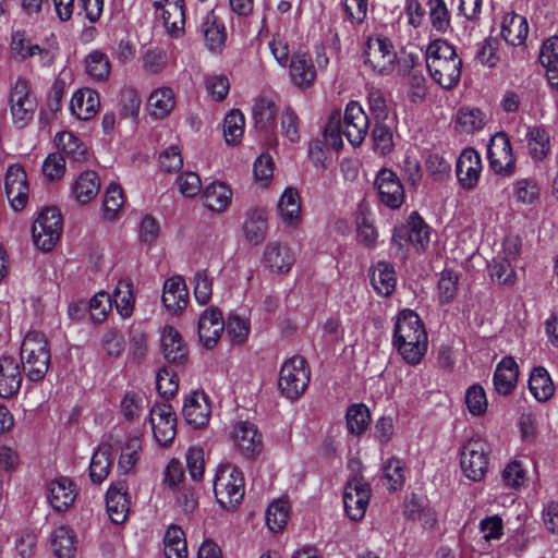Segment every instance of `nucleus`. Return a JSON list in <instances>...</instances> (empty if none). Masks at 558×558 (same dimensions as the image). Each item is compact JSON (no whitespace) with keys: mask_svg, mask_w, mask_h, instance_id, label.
I'll use <instances>...</instances> for the list:
<instances>
[{"mask_svg":"<svg viewBox=\"0 0 558 558\" xmlns=\"http://www.w3.org/2000/svg\"><path fill=\"white\" fill-rule=\"evenodd\" d=\"M392 344L410 365H417L428 348V336L424 323L412 310H402L395 323Z\"/></svg>","mask_w":558,"mask_h":558,"instance_id":"nucleus-1","label":"nucleus"},{"mask_svg":"<svg viewBox=\"0 0 558 558\" xmlns=\"http://www.w3.org/2000/svg\"><path fill=\"white\" fill-rule=\"evenodd\" d=\"M425 62L430 77L442 88L450 89L459 83L462 59L447 40H432L425 50Z\"/></svg>","mask_w":558,"mask_h":558,"instance_id":"nucleus-2","label":"nucleus"},{"mask_svg":"<svg viewBox=\"0 0 558 558\" xmlns=\"http://www.w3.org/2000/svg\"><path fill=\"white\" fill-rule=\"evenodd\" d=\"M21 361L31 381L43 379L50 363L48 341L43 332L29 331L21 345Z\"/></svg>","mask_w":558,"mask_h":558,"instance_id":"nucleus-3","label":"nucleus"},{"mask_svg":"<svg viewBox=\"0 0 558 558\" xmlns=\"http://www.w3.org/2000/svg\"><path fill=\"white\" fill-rule=\"evenodd\" d=\"M214 493L223 509L235 508L244 496L242 471L231 463L220 464L214 478Z\"/></svg>","mask_w":558,"mask_h":558,"instance_id":"nucleus-4","label":"nucleus"},{"mask_svg":"<svg viewBox=\"0 0 558 558\" xmlns=\"http://www.w3.org/2000/svg\"><path fill=\"white\" fill-rule=\"evenodd\" d=\"M311 371L304 357L292 356L281 366L278 387L287 399L295 400L302 396L310 383Z\"/></svg>","mask_w":558,"mask_h":558,"instance_id":"nucleus-5","label":"nucleus"},{"mask_svg":"<svg viewBox=\"0 0 558 558\" xmlns=\"http://www.w3.org/2000/svg\"><path fill=\"white\" fill-rule=\"evenodd\" d=\"M490 446L483 438H471L460 450V466L465 477L482 481L488 469Z\"/></svg>","mask_w":558,"mask_h":558,"instance_id":"nucleus-6","label":"nucleus"},{"mask_svg":"<svg viewBox=\"0 0 558 558\" xmlns=\"http://www.w3.org/2000/svg\"><path fill=\"white\" fill-rule=\"evenodd\" d=\"M61 232L62 218L60 211L52 207L45 208L33 223L34 244L43 251H50L60 239Z\"/></svg>","mask_w":558,"mask_h":558,"instance_id":"nucleus-7","label":"nucleus"},{"mask_svg":"<svg viewBox=\"0 0 558 558\" xmlns=\"http://www.w3.org/2000/svg\"><path fill=\"white\" fill-rule=\"evenodd\" d=\"M397 63V52L390 39L384 36L371 37L364 51V64L380 75L390 74Z\"/></svg>","mask_w":558,"mask_h":558,"instance_id":"nucleus-8","label":"nucleus"},{"mask_svg":"<svg viewBox=\"0 0 558 558\" xmlns=\"http://www.w3.org/2000/svg\"><path fill=\"white\" fill-rule=\"evenodd\" d=\"M36 107L29 83L19 78L10 93V111L14 125L19 129L25 128L33 120Z\"/></svg>","mask_w":558,"mask_h":558,"instance_id":"nucleus-9","label":"nucleus"},{"mask_svg":"<svg viewBox=\"0 0 558 558\" xmlns=\"http://www.w3.org/2000/svg\"><path fill=\"white\" fill-rule=\"evenodd\" d=\"M371 498V486L362 476L348 481L343 492V505L348 517L353 521L361 520L366 512Z\"/></svg>","mask_w":558,"mask_h":558,"instance_id":"nucleus-10","label":"nucleus"},{"mask_svg":"<svg viewBox=\"0 0 558 558\" xmlns=\"http://www.w3.org/2000/svg\"><path fill=\"white\" fill-rule=\"evenodd\" d=\"M487 158L494 172L501 175H511L515 170V159L508 135L505 132L496 133L488 145Z\"/></svg>","mask_w":558,"mask_h":558,"instance_id":"nucleus-11","label":"nucleus"},{"mask_svg":"<svg viewBox=\"0 0 558 558\" xmlns=\"http://www.w3.org/2000/svg\"><path fill=\"white\" fill-rule=\"evenodd\" d=\"M368 117L362 106L356 101H350L345 107L340 125L344 137L353 147L363 143L368 131Z\"/></svg>","mask_w":558,"mask_h":558,"instance_id":"nucleus-12","label":"nucleus"},{"mask_svg":"<svg viewBox=\"0 0 558 558\" xmlns=\"http://www.w3.org/2000/svg\"><path fill=\"white\" fill-rule=\"evenodd\" d=\"M4 190L11 207L22 210L28 202L29 186L27 174L21 165H11L4 177Z\"/></svg>","mask_w":558,"mask_h":558,"instance_id":"nucleus-13","label":"nucleus"},{"mask_svg":"<svg viewBox=\"0 0 558 558\" xmlns=\"http://www.w3.org/2000/svg\"><path fill=\"white\" fill-rule=\"evenodd\" d=\"M150 424L155 439L161 445H169L177 434V416L168 403H158L150 410Z\"/></svg>","mask_w":558,"mask_h":558,"instance_id":"nucleus-14","label":"nucleus"},{"mask_svg":"<svg viewBox=\"0 0 558 558\" xmlns=\"http://www.w3.org/2000/svg\"><path fill=\"white\" fill-rule=\"evenodd\" d=\"M375 185L381 203L391 209H398L404 202V190L398 175L381 169L375 180Z\"/></svg>","mask_w":558,"mask_h":558,"instance_id":"nucleus-15","label":"nucleus"},{"mask_svg":"<svg viewBox=\"0 0 558 558\" xmlns=\"http://www.w3.org/2000/svg\"><path fill=\"white\" fill-rule=\"evenodd\" d=\"M392 241L402 245V242H411L417 248H424L429 242V228L423 218L413 211L409 216L407 226L397 227L393 230Z\"/></svg>","mask_w":558,"mask_h":558,"instance_id":"nucleus-16","label":"nucleus"},{"mask_svg":"<svg viewBox=\"0 0 558 558\" xmlns=\"http://www.w3.org/2000/svg\"><path fill=\"white\" fill-rule=\"evenodd\" d=\"M154 8L156 11H160V17L162 19L163 26L171 37L179 38L184 34V0L155 1Z\"/></svg>","mask_w":558,"mask_h":558,"instance_id":"nucleus-17","label":"nucleus"},{"mask_svg":"<svg viewBox=\"0 0 558 558\" xmlns=\"http://www.w3.org/2000/svg\"><path fill=\"white\" fill-rule=\"evenodd\" d=\"M294 263L295 254L288 244L270 241L264 247L263 264L271 272L287 274Z\"/></svg>","mask_w":558,"mask_h":558,"instance_id":"nucleus-18","label":"nucleus"},{"mask_svg":"<svg viewBox=\"0 0 558 558\" xmlns=\"http://www.w3.org/2000/svg\"><path fill=\"white\" fill-rule=\"evenodd\" d=\"M231 439L234 448L245 457H253L262 451V435L250 422H236L233 425Z\"/></svg>","mask_w":558,"mask_h":558,"instance_id":"nucleus-19","label":"nucleus"},{"mask_svg":"<svg viewBox=\"0 0 558 558\" xmlns=\"http://www.w3.org/2000/svg\"><path fill=\"white\" fill-rule=\"evenodd\" d=\"M106 508L111 522L123 523L130 511L128 485L124 480L113 482L106 494Z\"/></svg>","mask_w":558,"mask_h":558,"instance_id":"nucleus-20","label":"nucleus"},{"mask_svg":"<svg viewBox=\"0 0 558 558\" xmlns=\"http://www.w3.org/2000/svg\"><path fill=\"white\" fill-rule=\"evenodd\" d=\"M242 232L245 240L252 245H259L268 233V213L265 207H250L242 225Z\"/></svg>","mask_w":558,"mask_h":558,"instance_id":"nucleus-21","label":"nucleus"},{"mask_svg":"<svg viewBox=\"0 0 558 558\" xmlns=\"http://www.w3.org/2000/svg\"><path fill=\"white\" fill-rule=\"evenodd\" d=\"M481 171L482 160L478 153L473 148L463 149L456 165L460 185L464 190H473L480 180Z\"/></svg>","mask_w":558,"mask_h":558,"instance_id":"nucleus-22","label":"nucleus"},{"mask_svg":"<svg viewBox=\"0 0 558 558\" xmlns=\"http://www.w3.org/2000/svg\"><path fill=\"white\" fill-rule=\"evenodd\" d=\"M225 329L222 313L219 308H206L198 319V337L206 348L214 347Z\"/></svg>","mask_w":558,"mask_h":558,"instance_id":"nucleus-23","label":"nucleus"},{"mask_svg":"<svg viewBox=\"0 0 558 558\" xmlns=\"http://www.w3.org/2000/svg\"><path fill=\"white\" fill-rule=\"evenodd\" d=\"M277 216L286 228L296 229L302 225L301 199L295 189L287 187L282 192L277 203Z\"/></svg>","mask_w":558,"mask_h":558,"instance_id":"nucleus-24","label":"nucleus"},{"mask_svg":"<svg viewBox=\"0 0 558 558\" xmlns=\"http://www.w3.org/2000/svg\"><path fill=\"white\" fill-rule=\"evenodd\" d=\"M288 65L291 82L295 87L307 89L313 86L316 78V71L307 53H293Z\"/></svg>","mask_w":558,"mask_h":558,"instance_id":"nucleus-25","label":"nucleus"},{"mask_svg":"<svg viewBox=\"0 0 558 558\" xmlns=\"http://www.w3.org/2000/svg\"><path fill=\"white\" fill-rule=\"evenodd\" d=\"M186 423L195 428L205 426L210 417V405L204 392L195 391L186 397L183 404Z\"/></svg>","mask_w":558,"mask_h":558,"instance_id":"nucleus-26","label":"nucleus"},{"mask_svg":"<svg viewBox=\"0 0 558 558\" xmlns=\"http://www.w3.org/2000/svg\"><path fill=\"white\" fill-rule=\"evenodd\" d=\"M22 374L20 363L12 356L0 357V397L10 398L21 388Z\"/></svg>","mask_w":558,"mask_h":558,"instance_id":"nucleus-27","label":"nucleus"},{"mask_svg":"<svg viewBox=\"0 0 558 558\" xmlns=\"http://www.w3.org/2000/svg\"><path fill=\"white\" fill-rule=\"evenodd\" d=\"M519 367L512 356H505L497 364L493 383L495 390L502 396L510 395L517 386Z\"/></svg>","mask_w":558,"mask_h":558,"instance_id":"nucleus-28","label":"nucleus"},{"mask_svg":"<svg viewBox=\"0 0 558 558\" xmlns=\"http://www.w3.org/2000/svg\"><path fill=\"white\" fill-rule=\"evenodd\" d=\"M100 106L98 93L92 88L76 90L70 101L71 113L80 120L93 118Z\"/></svg>","mask_w":558,"mask_h":558,"instance_id":"nucleus-29","label":"nucleus"},{"mask_svg":"<svg viewBox=\"0 0 558 558\" xmlns=\"http://www.w3.org/2000/svg\"><path fill=\"white\" fill-rule=\"evenodd\" d=\"M530 157L534 162L543 161L551 153L550 135L544 126H530L525 134Z\"/></svg>","mask_w":558,"mask_h":558,"instance_id":"nucleus-30","label":"nucleus"},{"mask_svg":"<svg viewBox=\"0 0 558 558\" xmlns=\"http://www.w3.org/2000/svg\"><path fill=\"white\" fill-rule=\"evenodd\" d=\"M75 497L74 485L68 477H58L48 485V500L57 511L68 509L74 502Z\"/></svg>","mask_w":558,"mask_h":558,"instance_id":"nucleus-31","label":"nucleus"},{"mask_svg":"<svg viewBox=\"0 0 558 558\" xmlns=\"http://www.w3.org/2000/svg\"><path fill=\"white\" fill-rule=\"evenodd\" d=\"M189 300L187 289L184 279L173 276L166 280L162 292V303L168 311L179 312L183 310Z\"/></svg>","mask_w":558,"mask_h":558,"instance_id":"nucleus-32","label":"nucleus"},{"mask_svg":"<svg viewBox=\"0 0 558 558\" xmlns=\"http://www.w3.org/2000/svg\"><path fill=\"white\" fill-rule=\"evenodd\" d=\"M100 190V179L93 170L82 172L71 185V195L80 204L94 199Z\"/></svg>","mask_w":558,"mask_h":558,"instance_id":"nucleus-33","label":"nucleus"},{"mask_svg":"<svg viewBox=\"0 0 558 558\" xmlns=\"http://www.w3.org/2000/svg\"><path fill=\"white\" fill-rule=\"evenodd\" d=\"M500 34L508 44L512 46L522 45L529 34L526 19L514 12L505 14Z\"/></svg>","mask_w":558,"mask_h":558,"instance_id":"nucleus-34","label":"nucleus"},{"mask_svg":"<svg viewBox=\"0 0 558 558\" xmlns=\"http://www.w3.org/2000/svg\"><path fill=\"white\" fill-rule=\"evenodd\" d=\"M50 544L57 558H74L76 536L69 525L54 527L50 534Z\"/></svg>","mask_w":558,"mask_h":558,"instance_id":"nucleus-35","label":"nucleus"},{"mask_svg":"<svg viewBox=\"0 0 558 558\" xmlns=\"http://www.w3.org/2000/svg\"><path fill=\"white\" fill-rule=\"evenodd\" d=\"M202 199L209 210L222 213L231 204L232 191L226 183L211 182L203 191Z\"/></svg>","mask_w":558,"mask_h":558,"instance_id":"nucleus-36","label":"nucleus"},{"mask_svg":"<svg viewBox=\"0 0 558 558\" xmlns=\"http://www.w3.org/2000/svg\"><path fill=\"white\" fill-rule=\"evenodd\" d=\"M371 283L375 291L384 296L390 295L396 288L395 268L387 262H378L371 268Z\"/></svg>","mask_w":558,"mask_h":558,"instance_id":"nucleus-37","label":"nucleus"},{"mask_svg":"<svg viewBox=\"0 0 558 558\" xmlns=\"http://www.w3.org/2000/svg\"><path fill=\"white\" fill-rule=\"evenodd\" d=\"M277 111L274 98L268 96L257 97L252 106L254 126L260 131L269 130L275 123Z\"/></svg>","mask_w":558,"mask_h":558,"instance_id":"nucleus-38","label":"nucleus"},{"mask_svg":"<svg viewBox=\"0 0 558 558\" xmlns=\"http://www.w3.org/2000/svg\"><path fill=\"white\" fill-rule=\"evenodd\" d=\"M174 105L173 90L169 87H159L149 95L147 110L154 119H163L173 110Z\"/></svg>","mask_w":558,"mask_h":558,"instance_id":"nucleus-39","label":"nucleus"},{"mask_svg":"<svg viewBox=\"0 0 558 558\" xmlns=\"http://www.w3.org/2000/svg\"><path fill=\"white\" fill-rule=\"evenodd\" d=\"M161 350L165 359L170 363H181L186 359V348L173 327H165L161 335Z\"/></svg>","mask_w":558,"mask_h":558,"instance_id":"nucleus-40","label":"nucleus"},{"mask_svg":"<svg viewBox=\"0 0 558 558\" xmlns=\"http://www.w3.org/2000/svg\"><path fill=\"white\" fill-rule=\"evenodd\" d=\"M201 32L203 33L206 46L211 51H216L223 46L226 40L225 25L214 12H208L203 19Z\"/></svg>","mask_w":558,"mask_h":558,"instance_id":"nucleus-41","label":"nucleus"},{"mask_svg":"<svg viewBox=\"0 0 558 558\" xmlns=\"http://www.w3.org/2000/svg\"><path fill=\"white\" fill-rule=\"evenodd\" d=\"M539 61L546 68L548 82L558 88V36L549 37L543 43Z\"/></svg>","mask_w":558,"mask_h":558,"instance_id":"nucleus-42","label":"nucleus"},{"mask_svg":"<svg viewBox=\"0 0 558 558\" xmlns=\"http://www.w3.org/2000/svg\"><path fill=\"white\" fill-rule=\"evenodd\" d=\"M85 72L94 82H105L111 73L108 56L100 50L90 51L84 59Z\"/></svg>","mask_w":558,"mask_h":558,"instance_id":"nucleus-43","label":"nucleus"},{"mask_svg":"<svg viewBox=\"0 0 558 558\" xmlns=\"http://www.w3.org/2000/svg\"><path fill=\"white\" fill-rule=\"evenodd\" d=\"M529 389L537 401H546L554 395V384L546 368H533L529 378Z\"/></svg>","mask_w":558,"mask_h":558,"instance_id":"nucleus-44","label":"nucleus"},{"mask_svg":"<svg viewBox=\"0 0 558 558\" xmlns=\"http://www.w3.org/2000/svg\"><path fill=\"white\" fill-rule=\"evenodd\" d=\"M142 451V438L138 435H130L122 446L118 461V469L121 473L128 474L135 466Z\"/></svg>","mask_w":558,"mask_h":558,"instance_id":"nucleus-45","label":"nucleus"},{"mask_svg":"<svg viewBox=\"0 0 558 558\" xmlns=\"http://www.w3.org/2000/svg\"><path fill=\"white\" fill-rule=\"evenodd\" d=\"M112 465L110 448L99 447L92 457L89 476L94 483H102L109 475Z\"/></svg>","mask_w":558,"mask_h":558,"instance_id":"nucleus-46","label":"nucleus"},{"mask_svg":"<svg viewBox=\"0 0 558 558\" xmlns=\"http://www.w3.org/2000/svg\"><path fill=\"white\" fill-rule=\"evenodd\" d=\"M57 147L74 161H83L86 158V147L71 132H59L54 136Z\"/></svg>","mask_w":558,"mask_h":558,"instance_id":"nucleus-47","label":"nucleus"},{"mask_svg":"<svg viewBox=\"0 0 558 558\" xmlns=\"http://www.w3.org/2000/svg\"><path fill=\"white\" fill-rule=\"evenodd\" d=\"M111 300L114 302L116 308L122 317L126 318L131 316L134 308V295L131 280H120L113 290Z\"/></svg>","mask_w":558,"mask_h":558,"instance_id":"nucleus-48","label":"nucleus"},{"mask_svg":"<svg viewBox=\"0 0 558 558\" xmlns=\"http://www.w3.org/2000/svg\"><path fill=\"white\" fill-rule=\"evenodd\" d=\"M404 463L399 458H390L383 468V484L389 490H398L404 485Z\"/></svg>","mask_w":558,"mask_h":558,"instance_id":"nucleus-49","label":"nucleus"},{"mask_svg":"<svg viewBox=\"0 0 558 558\" xmlns=\"http://www.w3.org/2000/svg\"><path fill=\"white\" fill-rule=\"evenodd\" d=\"M489 274L493 280L512 286L517 280L515 263L497 256L489 264Z\"/></svg>","mask_w":558,"mask_h":558,"instance_id":"nucleus-50","label":"nucleus"},{"mask_svg":"<svg viewBox=\"0 0 558 558\" xmlns=\"http://www.w3.org/2000/svg\"><path fill=\"white\" fill-rule=\"evenodd\" d=\"M345 420L350 433L361 435L371 421L368 408L362 403L350 405L347 410Z\"/></svg>","mask_w":558,"mask_h":558,"instance_id":"nucleus-51","label":"nucleus"},{"mask_svg":"<svg viewBox=\"0 0 558 558\" xmlns=\"http://www.w3.org/2000/svg\"><path fill=\"white\" fill-rule=\"evenodd\" d=\"M245 119L240 110H231L223 121V135L228 144H238L244 133Z\"/></svg>","mask_w":558,"mask_h":558,"instance_id":"nucleus-52","label":"nucleus"},{"mask_svg":"<svg viewBox=\"0 0 558 558\" xmlns=\"http://www.w3.org/2000/svg\"><path fill=\"white\" fill-rule=\"evenodd\" d=\"M290 507L286 500L274 501L266 511V524L272 532L281 531L289 519Z\"/></svg>","mask_w":558,"mask_h":558,"instance_id":"nucleus-53","label":"nucleus"},{"mask_svg":"<svg viewBox=\"0 0 558 558\" xmlns=\"http://www.w3.org/2000/svg\"><path fill=\"white\" fill-rule=\"evenodd\" d=\"M356 238L360 243L366 247H375L377 244L378 232L364 210H360L356 216Z\"/></svg>","mask_w":558,"mask_h":558,"instance_id":"nucleus-54","label":"nucleus"},{"mask_svg":"<svg viewBox=\"0 0 558 558\" xmlns=\"http://www.w3.org/2000/svg\"><path fill=\"white\" fill-rule=\"evenodd\" d=\"M465 404L472 415L478 416L486 412L488 401L484 388L474 384L465 392Z\"/></svg>","mask_w":558,"mask_h":558,"instance_id":"nucleus-55","label":"nucleus"},{"mask_svg":"<svg viewBox=\"0 0 558 558\" xmlns=\"http://www.w3.org/2000/svg\"><path fill=\"white\" fill-rule=\"evenodd\" d=\"M122 205V189L116 183H110L106 189L104 197V217L108 220H113Z\"/></svg>","mask_w":558,"mask_h":558,"instance_id":"nucleus-56","label":"nucleus"},{"mask_svg":"<svg viewBox=\"0 0 558 558\" xmlns=\"http://www.w3.org/2000/svg\"><path fill=\"white\" fill-rule=\"evenodd\" d=\"M228 337L233 343H242L248 336L251 324L245 317L238 314H231L225 324Z\"/></svg>","mask_w":558,"mask_h":558,"instance_id":"nucleus-57","label":"nucleus"},{"mask_svg":"<svg viewBox=\"0 0 558 558\" xmlns=\"http://www.w3.org/2000/svg\"><path fill=\"white\" fill-rule=\"evenodd\" d=\"M280 129L282 135L290 143H298L301 138L300 133V119L293 109L287 107L281 112Z\"/></svg>","mask_w":558,"mask_h":558,"instance_id":"nucleus-58","label":"nucleus"},{"mask_svg":"<svg viewBox=\"0 0 558 558\" xmlns=\"http://www.w3.org/2000/svg\"><path fill=\"white\" fill-rule=\"evenodd\" d=\"M538 194V185L533 179H520L513 184V196L519 203L532 204Z\"/></svg>","mask_w":558,"mask_h":558,"instance_id":"nucleus-59","label":"nucleus"},{"mask_svg":"<svg viewBox=\"0 0 558 558\" xmlns=\"http://www.w3.org/2000/svg\"><path fill=\"white\" fill-rule=\"evenodd\" d=\"M156 387L165 398L174 396L179 388L177 374L169 367L159 369L156 376Z\"/></svg>","mask_w":558,"mask_h":558,"instance_id":"nucleus-60","label":"nucleus"},{"mask_svg":"<svg viewBox=\"0 0 558 558\" xmlns=\"http://www.w3.org/2000/svg\"><path fill=\"white\" fill-rule=\"evenodd\" d=\"M194 296L197 303L204 305L209 302L213 294V279L206 270H197L193 279Z\"/></svg>","mask_w":558,"mask_h":558,"instance_id":"nucleus-61","label":"nucleus"},{"mask_svg":"<svg viewBox=\"0 0 558 558\" xmlns=\"http://www.w3.org/2000/svg\"><path fill=\"white\" fill-rule=\"evenodd\" d=\"M372 137L374 142V149L380 155H387L390 153L393 142L392 132L389 126L383 123H376L373 131Z\"/></svg>","mask_w":558,"mask_h":558,"instance_id":"nucleus-62","label":"nucleus"},{"mask_svg":"<svg viewBox=\"0 0 558 558\" xmlns=\"http://www.w3.org/2000/svg\"><path fill=\"white\" fill-rule=\"evenodd\" d=\"M43 173L49 181L61 179L65 173V159L62 154H49L43 163Z\"/></svg>","mask_w":558,"mask_h":558,"instance_id":"nucleus-63","label":"nucleus"},{"mask_svg":"<svg viewBox=\"0 0 558 558\" xmlns=\"http://www.w3.org/2000/svg\"><path fill=\"white\" fill-rule=\"evenodd\" d=\"M457 275L448 269H445L438 281V299L441 303H448L452 301L457 293Z\"/></svg>","mask_w":558,"mask_h":558,"instance_id":"nucleus-64","label":"nucleus"}]
</instances>
